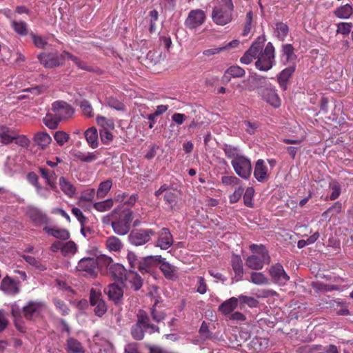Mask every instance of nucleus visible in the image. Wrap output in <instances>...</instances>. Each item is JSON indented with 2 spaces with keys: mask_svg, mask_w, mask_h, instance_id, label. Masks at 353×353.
<instances>
[{
  "mask_svg": "<svg viewBox=\"0 0 353 353\" xmlns=\"http://www.w3.org/2000/svg\"><path fill=\"white\" fill-rule=\"evenodd\" d=\"M342 209V204L339 201L335 202L330 208L323 213L325 217L333 216L339 214Z\"/></svg>",
  "mask_w": 353,
  "mask_h": 353,
  "instance_id": "bf43d9fd",
  "label": "nucleus"
},
{
  "mask_svg": "<svg viewBox=\"0 0 353 353\" xmlns=\"http://www.w3.org/2000/svg\"><path fill=\"white\" fill-rule=\"evenodd\" d=\"M72 213L74 216L79 221L81 228V232L83 236H85V231L86 230L85 224L87 223L88 219L86 216H84L81 210L78 208H73L72 209Z\"/></svg>",
  "mask_w": 353,
  "mask_h": 353,
  "instance_id": "603ef678",
  "label": "nucleus"
},
{
  "mask_svg": "<svg viewBox=\"0 0 353 353\" xmlns=\"http://www.w3.org/2000/svg\"><path fill=\"white\" fill-rule=\"evenodd\" d=\"M281 52L282 56L285 59V62L294 61L296 59V55L294 54V49L292 44H283Z\"/></svg>",
  "mask_w": 353,
  "mask_h": 353,
  "instance_id": "49530a36",
  "label": "nucleus"
},
{
  "mask_svg": "<svg viewBox=\"0 0 353 353\" xmlns=\"http://www.w3.org/2000/svg\"><path fill=\"white\" fill-rule=\"evenodd\" d=\"M54 138L59 145H63L69 139V134L64 131H57L54 134Z\"/></svg>",
  "mask_w": 353,
  "mask_h": 353,
  "instance_id": "338daca9",
  "label": "nucleus"
},
{
  "mask_svg": "<svg viewBox=\"0 0 353 353\" xmlns=\"http://www.w3.org/2000/svg\"><path fill=\"white\" fill-rule=\"evenodd\" d=\"M158 263L160 264L159 268L167 279L174 280L176 278V268L166 261L165 258L162 257Z\"/></svg>",
  "mask_w": 353,
  "mask_h": 353,
  "instance_id": "c756f323",
  "label": "nucleus"
},
{
  "mask_svg": "<svg viewBox=\"0 0 353 353\" xmlns=\"http://www.w3.org/2000/svg\"><path fill=\"white\" fill-rule=\"evenodd\" d=\"M127 260L128 261L130 268L134 270H137L140 259L133 252H129L127 254Z\"/></svg>",
  "mask_w": 353,
  "mask_h": 353,
  "instance_id": "774afa93",
  "label": "nucleus"
},
{
  "mask_svg": "<svg viewBox=\"0 0 353 353\" xmlns=\"http://www.w3.org/2000/svg\"><path fill=\"white\" fill-rule=\"evenodd\" d=\"M269 274L272 281L280 285H285L290 280V276L279 263H276L270 268Z\"/></svg>",
  "mask_w": 353,
  "mask_h": 353,
  "instance_id": "f8f14e48",
  "label": "nucleus"
},
{
  "mask_svg": "<svg viewBox=\"0 0 353 353\" xmlns=\"http://www.w3.org/2000/svg\"><path fill=\"white\" fill-rule=\"evenodd\" d=\"M52 111L61 121L72 117L74 113L72 107L65 101H57L52 104Z\"/></svg>",
  "mask_w": 353,
  "mask_h": 353,
  "instance_id": "9b49d317",
  "label": "nucleus"
},
{
  "mask_svg": "<svg viewBox=\"0 0 353 353\" xmlns=\"http://www.w3.org/2000/svg\"><path fill=\"white\" fill-rule=\"evenodd\" d=\"M244 85L243 90L248 91H253L266 88L270 83L268 81L267 78L256 73L249 76V77L243 81Z\"/></svg>",
  "mask_w": 353,
  "mask_h": 353,
  "instance_id": "1a4fd4ad",
  "label": "nucleus"
},
{
  "mask_svg": "<svg viewBox=\"0 0 353 353\" xmlns=\"http://www.w3.org/2000/svg\"><path fill=\"white\" fill-rule=\"evenodd\" d=\"M238 299L241 303L246 304L250 307H256L259 305V301L254 297L240 295Z\"/></svg>",
  "mask_w": 353,
  "mask_h": 353,
  "instance_id": "69168bd1",
  "label": "nucleus"
},
{
  "mask_svg": "<svg viewBox=\"0 0 353 353\" xmlns=\"http://www.w3.org/2000/svg\"><path fill=\"white\" fill-rule=\"evenodd\" d=\"M353 10L351 5L347 3L338 8L334 10L336 17L340 19H348L352 14Z\"/></svg>",
  "mask_w": 353,
  "mask_h": 353,
  "instance_id": "3c124183",
  "label": "nucleus"
},
{
  "mask_svg": "<svg viewBox=\"0 0 353 353\" xmlns=\"http://www.w3.org/2000/svg\"><path fill=\"white\" fill-rule=\"evenodd\" d=\"M157 302L150 307V315L152 320L156 323H160L163 321L166 316L165 312L163 310H158L157 306Z\"/></svg>",
  "mask_w": 353,
  "mask_h": 353,
  "instance_id": "5fc2aeb1",
  "label": "nucleus"
},
{
  "mask_svg": "<svg viewBox=\"0 0 353 353\" xmlns=\"http://www.w3.org/2000/svg\"><path fill=\"white\" fill-rule=\"evenodd\" d=\"M113 205V199H108L102 201L95 202L93 204V208L99 212H105L111 210Z\"/></svg>",
  "mask_w": 353,
  "mask_h": 353,
  "instance_id": "09e8293b",
  "label": "nucleus"
},
{
  "mask_svg": "<svg viewBox=\"0 0 353 353\" xmlns=\"http://www.w3.org/2000/svg\"><path fill=\"white\" fill-rule=\"evenodd\" d=\"M231 265L234 272L236 281H241L243 279L244 271L243 261L241 256L238 254H233L231 257Z\"/></svg>",
  "mask_w": 353,
  "mask_h": 353,
  "instance_id": "a878e982",
  "label": "nucleus"
},
{
  "mask_svg": "<svg viewBox=\"0 0 353 353\" xmlns=\"http://www.w3.org/2000/svg\"><path fill=\"white\" fill-rule=\"evenodd\" d=\"M268 167L263 159H259L255 165L254 176L259 182L264 181L267 178Z\"/></svg>",
  "mask_w": 353,
  "mask_h": 353,
  "instance_id": "7c9ffc66",
  "label": "nucleus"
},
{
  "mask_svg": "<svg viewBox=\"0 0 353 353\" xmlns=\"http://www.w3.org/2000/svg\"><path fill=\"white\" fill-rule=\"evenodd\" d=\"M43 231H45L48 234L61 240H68L70 237V232L65 228H59L56 226H45L43 228Z\"/></svg>",
  "mask_w": 353,
  "mask_h": 353,
  "instance_id": "cd10ccee",
  "label": "nucleus"
},
{
  "mask_svg": "<svg viewBox=\"0 0 353 353\" xmlns=\"http://www.w3.org/2000/svg\"><path fill=\"white\" fill-rule=\"evenodd\" d=\"M90 305L94 307V312L97 316L101 317L106 313L108 306L102 299V294L99 290H96L94 288L90 290Z\"/></svg>",
  "mask_w": 353,
  "mask_h": 353,
  "instance_id": "6e6552de",
  "label": "nucleus"
},
{
  "mask_svg": "<svg viewBox=\"0 0 353 353\" xmlns=\"http://www.w3.org/2000/svg\"><path fill=\"white\" fill-rule=\"evenodd\" d=\"M33 141L41 149H45L52 141V138L47 132H39L34 134Z\"/></svg>",
  "mask_w": 353,
  "mask_h": 353,
  "instance_id": "72a5a7b5",
  "label": "nucleus"
},
{
  "mask_svg": "<svg viewBox=\"0 0 353 353\" xmlns=\"http://www.w3.org/2000/svg\"><path fill=\"white\" fill-rule=\"evenodd\" d=\"M162 259L161 255L148 256L140 259L137 268L141 274L149 273L152 267L158 264V262Z\"/></svg>",
  "mask_w": 353,
  "mask_h": 353,
  "instance_id": "aec40b11",
  "label": "nucleus"
},
{
  "mask_svg": "<svg viewBox=\"0 0 353 353\" xmlns=\"http://www.w3.org/2000/svg\"><path fill=\"white\" fill-rule=\"evenodd\" d=\"M39 172L43 178L46 181V183L51 188L56 187V176L53 171H51L45 168H39Z\"/></svg>",
  "mask_w": 353,
  "mask_h": 353,
  "instance_id": "4c0bfd02",
  "label": "nucleus"
},
{
  "mask_svg": "<svg viewBox=\"0 0 353 353\" xmlns=\"http://www.w3.org/2000/svg\"><path fill=\"white\" fill-rule=\"evenodd\" d=\"M296 69V65L293 63L290 66L283 69L278 76V82L280 85V88L283 90H286L288 88V83L290 77L294 72Z\"/></svg>",
  "mask_w": 353,
  "mask_h": 353,
  "instance_id": "393cba45",
  "label": "nucleus"
},
{
  "mask_svg": "<svg viewBox=\"0 0 353 353\" xmlns=\"http://www.w3.org/2000/svg\"><path fill=\"white\" fill-rule=\"evenodd\" d=\"M259 94L267 103L274 108L281 105V99L276 92V88L270 83L266 88L258 91Z\"/></svg>",
  "mask_w": 353,
  "mask_h": 353,
  "instance_id": "4468645a",
  "label": "nucleus"
},
{
  "mask_svg": "<svg viewBox=\"0 0 353 353\" xmlns=\"http://www.w3.org/2000/svg\"><path fill=\"white\" fill-rule=\"evenodd\" d=\"M11 25L14 32L18 34L21 36H26L28 34V24L25 21H12Z\"/></svg>",
  "mask_w": 353,
  "mask_h": 353,
  "instance_id": "864d4df0",
  "label": "nucleus"
},
{
  "mask_svg": "<svg viewBox=\"0 0 353 353\" xmlns=\"http://www.w3.org/2000/svg\"><path fill=\"white\" fill-rule=\"evenodd\" d=\"M95 194L97 195L96 191L93 188H89L81 192L79 198V202L81 201H92L94 198Z\"/></svg>",
  "mask_w": 353,
  "mask_h": 353,
  "instance_id": "e2e57ef3",
  "label": "nucleus"
},
{
  "mask_svg": "<svg viewBox=\"0 0 353 353\" xmlns=\"http://www.w3.org/2000/svg\"><path fill=\"white\" fill-rule=\"evenodd\" d=\"M249 281L256 285H265L270 283L269 279L263 272H252Z\"/></svg>",
  "mask_w": 353,
  "mask_h": 353,
  "instance_id": "58836bf2",
  "label": "nucleus"
},
{
  "mask_svg": "<svg viewBox=\"0 0 353 353\" xmlns=\"http://www.w3.org/2000/svg\"><path fill=\"white\" fill-rule=\"evenodd\" d=\"M250 250L254 255L258 256L263 265L270 263L269 252L263 245L252 244L250 245Z\"/></svg>",
  "mask_w": 353,
  "mask_h": 353,
  "instance_id": "4be33fe9",
  "label": "nucleus"
},
{
  "mask_svg": "<svg viewBox=\"0 0 353 353\" xmlns=\"http://www.w3.org/2000/svg\"><path fill=\"white\" fill-rule=\"evenodd\" d=\"M14 132L11 129L3 126L2 129L0 130V141L3 144H8L13 141Z\"/></svg>",
  "mask_w": 353,
  "mask_h": 353,
  "instance_id": "8fccbe9b",
  "label": "nucleus"
},
{
  "mask_svg": "<svg viewBox=\"0 0 353 353\" xmlns=\"http://www.w3.org/2000/svg\"><path fill=\"white\" fill-rule=\"evenodd\" d=\"M245 74V71L243 68L239 65H232L225 70L223 79L226 81H230L231 78H241Z\"/></svg>",
  "mask_w": 353,
  "mask_h": 353,
  "instance_id": "473e14b6",
  "label": "nucleus"
},
{
  "mask_svg": "<svg viewBox=\"0 0 353 353\" xmlns=\"http://www.w3.org/2000/svg\"><path fill=\"white\" fill-rule=\"evenodd\" d=\"M60 121H61L54 112H48L43 118V122L46 126L52 130L57 128Z\"/></svg>",
  "mask_w": 353,
  "mask_h": 353,
  "instance_id": "37998d69",
  "label": "nucleus"
},
{
  "mask_svg": "<svg viewBox=\"0 0 353 353\" xmlns=\"http://www.w3.org/2000/svg\"><path fill=\"white\" fill-rule=\"evenodd\" d=\"M43 305L41 302L30 301L23 307V314L26 319L33 320L39 316L42 311Z\"/></svg>",
  "mask_w": 353,
  "mask_h": 353,
  "instance_id": "6ab92c4d",
  "label": "nucleus"
},
{
  "mask_svg": "<svg viewBox=\"0 0 353 353\" xmlns=\"http://www.w3.org/2000/svg\"><path fill=\"white\" fill-rule=\"evenodd\" d=\"M264 41V37H258L257 40L252 44L250 48L241 57V63L248 65L254 59H256L257 55H259V52L263 47Z\"/></svg>",
  "mask_w": 353,
  "mask_h": 353,
  "instance_id": "9d476101",
  "label": "nucleus"
},
{
  "mask_svg": "<svg viewBox=\"0 0 353 353\" xmlns=\"http://www.w3.org/2000/svg\"><path fill=\"white\" fill-rule=\"evenodd\" d=\"M136 323L130 328V334L134 340H143L147 332L150 334L155 332L160 333V328L150 323V316L144 310H139L136 314Z\"/></svg>",
  "mask_w": 353,
  "mask_h": 353,
  "instance_id": "f257e3e1",
  "label": "nucleus"
},
{
  "mask_svg": "<svg viewBox=\"0 0 353 353\" xmlns=\"http://www.w3.org/2000/svg\"><path fill=\"white\" fill-rule=\"evenodd\" d=\"M31 37L34 45L41 49H44L48 44L46 39L41 37L39 35H37L34 33H31Z\"/></svg>",
  "mask_w": 353,
  "mask_h": 353,
  "instance_id": "0e129e2a",
  "label": "nucleus"
},
{
  "mask_svg": "<svg viewBox=\"0 0 353 353\" xmlns=\"http://www.w3.org/2000/svg\"><path fill=\"white\" fill-rule=\"evenodd\" d=\"M107 294L110 300L114 301L115 305H120L122 303L123 290L117 284H110L108 287Z\"/></svg>",
  "mask_w": 353,
  "mask_h": 353,
  "instance_id": "5701e85b",
  "label": "nucleus"
},
{
  "mask_svg": "<svg viewBox=\"0 0 353 353\" xmlns=\"http://www.w3.org/2000/svg\"><path fill=\"white\" fill-rule=\"evenodd\" d=\"M174 243L173 236L170 230L167 228H161L157 233V239L155 242V247L161 250H168Z\"/></svg>",
  "mask_w": 353,
  "mask_h": 353,
  "instance_id": "f3484780",
  "label": "nucleus"
},
{
  "mask_svg": "<svg viewBox=\"0 0 353 353\" xmlns=\"http://www.w3.org/2000/svg\"><path fill=\"white\" fill-rule=\"evenodd\" d=\"M245 265L248 268L253 270H260L263 269L264 265L258 256L252 254L245 260Z\"/></svg>",
  "mask_w": 353,
  "mask_h": 353,
  "instance_id": "de8ad7c7",
  "label": "nucleus"
},
{
  "mask_svg": "<svg viewBox=\"0 0 353 353\" xmlns=\"http://www.w3.org/2000/svg\"><path fill=\"white\" fill-rule=\"evenodd\" d=\"M127 273L126 270L120 263H112L107 274H109L114 280L123 283V279Z\"/></svg>",
  "mask_w": 353,
  "mask_h": 353,
  "instance_id": "bb28decb",
  "label": "nucleus"
},
{
  "mask_svg": "<svg viewBox=\"0 0 353 353\" xmlns=\"http://www.w3.org/2000/svg\"><path fill=\"white\" fill-rule=\"evenodd\" d=\"M311 286L316 292H332L339 290V287L337 285L325 284L319 281L312 282Z\"/></svg>",
  "mask_w": 353,
  "mask_h": 353,
  "instance_id": "ea45409f",
  "label": "nucleus"
},
{
  "mask_svg": "<svg viewBox=\"0 0 353 353\" xmlns=\"http://www.w3.org/2000/svg\"><path fill=\"white\" fill-rule=\"evenodd\" d=\"M206 16L203 10L196 9L191 10L185 21L186 28L192 30L201 26L205 20Z\"/></svg>",
  "mask_w": 353,
  "mask_h": 353,
  "instance_id": "ddd939ff",
  "label": "nucleus"
},
{
  "mask_svg": "<svg viewBox=\"0 0 353 353\" xmlns=\"http://www.w3.org/2000/svg\"><path fill=\"white\" fill-rule=\"evenodd\" d=\"M21 257L27 263L35 268L39 271L43 272L47 269L46 265L39 259L25 254L21 255Z\"/></svg>",
  "mask_w": 353,
  "mask_h": 353,
  "instance_id": "79ce46f5",
  "label": "nucleus"
},
{
  "mask_svg": "<svg viewBox=\"0 0 353 353\" xmlns=\"http://www.w3.org/2000/svg\"><path fill=\"white\" fill-rule=\"evenodd\" d=\"M63 54H65L68 59L72 60L79 68L89 72L94 71L92 67L88 65L85 62H84L77 57L74 56L73 54L67 51H63Z\"/></svg>",
  "mask_w": 353,
  "mask_h": 353,
  "instance_id": "a18cd8bd",
  "label": "nucleus"
},
{
  "mask_svg": "<svg viewBox=\"0 0 353 353\" xmlns=\"http://www.w3.org/2000/svg\"><path fill=\"white\" fill-rule=\"evenodd\" d=\"M65 350L68 353H85L83 345L74 337H68L66 340Z\"/></svg>",
  "mask_w": 353,
  "mask_h": 353,
  "instance_id": "c85d7f7f",
  "label": "nucleus"
},
{
  "mask_svg": "<svg viewBox=\"0 0 353 353\" xmlns=\"http://www.w3.org/2000/svg\"><path fill=\"white\" fill-rule=\"evenodd\" d=\"M253 19V12L252 10H250L247 12L245 16L244 28L242 32V35L243 37L247 36L252 29V23Z\"/></svg>",
  "mask_w": 353,
  "mask_h": 353,
  "instance_id": "680f3d73",
  "label": "nucleus"
},
{
  "mask_svg": "<svg viewBox=\"0 0 353 353\" xmlns=\"http://www.w3.org/2000/svg\"><path fill=\"white\" fill-rule=\"evenodd\" d=\"M353 24L348 22H341L337 24L336 32L343 35H348L352 33Z\"/></svg>",
  "mask_w": 353,
  "mask_h": 353,
  "instance_id": "052dcab7",
  "label": "nucleus"
},
{
  "mask_svg": "<svg viewBox=\"0 0 353 353\" xmlns=\"http://www.w3.org/2000/svg\"><path fill=\"white\" fill-rule=\"evenodd\" d=\"M77 269L79 272H84L85 274L95 277L97 275V261L93 257L83 258L78 263Z\"/></svg>",
  "mask_w": 353,
  "mask_h": 353,
  "instance_id": "dca6fc26",
  "label": "nucleus"
},
{
  "mask_svg": "<svg viewBox=\"0 0 353 353\" xmlns=\"http://www.w3.org/2000/svg\"><path fill=\"white\" fill-rule=\"evenodd\" d=\"M125 285H130V288L135 291L141 289L143 285V279L140 275L134 270H130L127 272L123 279Z\"/></svg>",
  "mask_w": 353,
  "mask_h": 353,
  "instance_id": "412c9836",
  "label": "nucleus"
},
{
  "mask_svg": "<svg viewBox=\"0 0 353 353\" xmlns=\"http://www.w3.org/2000/svg\"><path fill=\"white\" fill-rule=\"evenodd\" d=\"M85 137L88 141V143L92 148H95L98 147V134L97 130L95 128L92 127L88 128L85 132Z\"/></svg>",
  "mask_w": 353,
  "mask_h": 353,
  "instance_id": "c03bdc74",
  "label": "nucleus"
},
{
  "mask_svg": "<svg viewBox=\"0 0 353 353\" xmlns=\"http://www.w3.org/2000/svg\"><path fill=\"white\" fill-rule=\"evenodd\" d=\"M26 214L36 226L47 225L49 223V218L47 215L36 207H27Z\"/></svg>",
  "mask_w": 353,
  "mask_h": 353,
  "instance_id": "2eb2a0df",
  "label": "nucleus"
},
{
  "mask_svg": "<svg viewBox=\"0 0 353 353\" xmlns=\"http://www.w3.org/2000/svg\"><path fill=\"white\" fill-rule=\"evenodd\" d=\"M96 121L97 124L102 128L101 130H110L114 128V123L111 119H108L103 116H98Z\"/></svg>",
  "mask_w": 353,
  "mask_h": 353,
  "instance_id": "4d7b16f0",
  "label": "nucleus"
},
{
  "mask_svg": "<svg viewBox=\"0 0 353 353\" xmlns=\"http://www.w3.org/2000/svg\"><path fill=\"white\" fill-rule=\"evenodd\" d=\"M232 165L236 173L243 179H248L252 171L250 161L245 156H235L232 160Z\"/></svg>",
  "mask_w": 353,
  "mask_h": 353,
  "instance_id": "0eeeda50",
  "label": "nucleus"
},
{
  "mask_svg": "<svg viewBox=\"0 0 353 353\" xmlns=\"http://www.w3.org/2000/svg\"><path fill=\"white\" fill-rule=\"evenodd\" d=\"M112 186V181L108 179L99 183L98 189L96 192L97 198L98 199H103L109 192Z\"/></svg>",
  "mask_w": 353,
  "mask_h": 353,
  "instance_id": "a19ab883",
  "label": "nucleus"
},
{
  "mask_svg": "<svg viewBox=\"0 0 353 353\" xmlns=\"http://www.w3.org/2000/svg\"><path fill=\"white\" fill-rule=\"evenodd\" d=\"M155 234V231L151 228L133 229L128 236V241L134 246H141L150 242Z\"/></svg>",
  "mask_w": 353,
  "mask_h": 353,
  "instance_id": "39448f33",
  "label": "nucleus"
},
{
  "mask_svg": "<svg viewBox=\"0 0 353 353\" xmlns=\"http://www.w3.org/2000/svg\"><path fill=\"white\" fill-rule=\"evenodd\" d=\"M239 299L231 297L219 306V311L224 315L231 314L238 306Z\"/></svg>",
  "mask_w": 353,
  "mask_h": 353,
  "instance_id": "2f4dec72",
  "label": "nucleus"
},
{
  "mask_svg": "<svg viewBox=\"0 0 353 353\" xmlns=\"http://www.w3.org/2000/svg\"><path fill=\"white\" fill-rule=\"evenodd\" d=\"M0 288L10 295H14L19 291V283L9 276H6L2 279Z\"/></svg>",
  "mask_w": 353,
  "mask_h": 353,
  "instance_id": "b1692460",
  "label": "nucleus"
},
{
  "mask_svg": "<svg viewBox=\"0 0 353 353\" xmlns=\"http://www.w3.org/2000/svg\"><path fill=\"white\" fill-rule=\"evenodd\" d=\"M255 62V67L260 71L267 72L275 64V49L271 42H268L263 50L259 52Z\"/></svg>",
  "mask_w": 353,
  "mask_h": 353,
  "instance_id": "7ed1b4c3",
  "label": "nucleus"
},
{
  "mask_svg": "<svg viewBox=\"0 0 353 353\" xmlns=\"http://www.w3.org/2000/svg\"><path fill=\"white\" fill-rule=\"evenodd\" d=\"M105 246L110 252H119L123 248V243L118 237L111 236L107 238Z\"/></svg>",
  "mask_w": 353,
  "mask_h": 353,
  "instance_id": "f704fd0d",
  "label": "nucleus"
},
{
  "mask_svg": "<svg viewBox=\"0 0 353 353\" xmlns=\"http://www.w3.org/2000/svg\"><path fill=\"white\" fill-rule=\"evenodd\" d=\"M59 185L61 190L69 197H72L75 194L76 188L65 177L59 178Z\"/></svg>",
  "mask_w": 353,
  "mask_h": 353,
  "instance_id": "e433bc0d",
  "label": "nucleus"
},
{
  "mask_svg": "<svg viewBox=\"0 0 353 353\" xmlns=\"http://www.w3.org/2000/svg\"><path fill=\"white\" fill-rule=\"evenodd\" d=\"M77 250V247L76 243L72 241H70L65 243H63V248H62V254L65 256L72 255L76 253Z\"/></svg>",
  "mask_w": 353,
  "mask_h": 353,
  "instance_id": "13d9d810",
  "label": "nucleus"
},
{
  "mask_svg": "<svg viewBox=\"0 0 353 353\" xmlns=\"http://www.w3.org/2000/svg\"><path fill=\"white\" fill-rule=\"evenodd\" d=\"M221 5L215 6L212 12V19L219 26H225L233 19L234 6L232 0H221Z\"/></svg>",
  "mask_w": 353,
  "mask_h": 353,
  "instance_id": "f03ea898",
  "label": "nucleus"
},
{
  "mask_svg": "<svg viewBox=\"0 0 353 353\" xmlns=\"http://www.w3.org/2000/svg\"><path fill=\"white\" fill-rule=\"evenodd\" d=\"M163 194L165 201L172 209L176 203L177 194L176 190L170 188L167 184H163L154 192V195L159 197Z\"/></svg>",
  "mask_w": 353,
  "mask_h": 353,
  "instance_id": "a211bd4d",
  "label": "nucleus"
},
{
  "mask_svg": "<svg viewBox=\"0 0 353 353\" xmlns=\"http://www.w3.org/2000/svg\"><path fill=\"white\" fill-rule=\"evenodd\" d=\"M65 54L63 52L59 54L58 52H41L38 54L37 58L46 68H54L61 66L64 63Z\"/></svg>",
  "mask_w": 353,
  "mask_h": 353,
  "instance_id": "423d86ee",
  "label": "nucleus"
},
{
  "mask_svg": "<svg viewBox=\"0 0 353 353\" xmlns=\"http://www.w3.org/2000/svg\"><path fill=\"white\" fill-rule=\"evenodd\" d=\"M288 32L289 28L287 24L283 22L276 23L275 33L279 40L283 41L287 37Z\"/></svg>",
  "mask_w": 353,
  "mask_h": 353,
  "instance_id": "6e6d98bb",
  "label": "nucleus"
},
{
  "mask_svg": "<svg viewBox=\"0 0 353 353\" xmlns=\"http://www.w3.org/2000/svg\"><path fill=\"white\" fill-rule=\"evenodd\" d=\"M133 220V212L130 210L121 211L118 216L111 222L112 228L115 234L119 236L127 234L130 230Z\"/></svg>",
  "mask_w": 353,
  "mask_h": 353,
  "instance_id": "20e7f679",
  "label": "nucleus"
},
{
  "mask_svg": "<svg viewBox=\"0 0 353 353\" xmlns=\"http://www.w3.org/2000/svg\"><path fill=\"white\" fill-rule=\"evenodd\" d=\"M97 261V270L99 269L102 272L107 273L110 269V266L113 263V259L108 256L102 254L95 258Z\"/></svg>",
  "mask_w": 353,
  "mask_h": 353,
  "instance_id": "c9c22d12",
  "label": "nucleus"
}]
</instances>
